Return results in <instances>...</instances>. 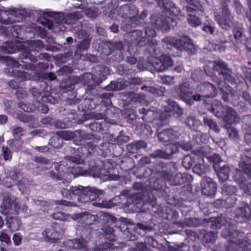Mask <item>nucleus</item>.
Here are the masks:
<instances>
[{"label": "nucleus", "mask_w": 251, "mask_h": 251, "mask_svg": "<svg viewBox=\"0 0 251 251\" xmlns=\"http://www.w3.org/2000/svg\"><path fill=\"white\" fill-rule=\"evenodd\" d=\"M211 221L213 222L212 226L215 228H220L223 226H225L222 232L223 237L227 239L230 242L237 245L239 248H242L243 251H251V244H247L246 241L243 240V233L235 230L233 226L227 223L224 216L221 215Z\"/></svg>", "instance_id": "1"}, {"label": "nucleus", "mask_w": 251, "mask_h": 251, "mask_svg": "<svg viewBox=\"0 0 251 251\" xmlns=\"http://www.w3.org/2000/svg\"><path fill=\"white\" fill-rule=\"evenodd\" d=\"M75 22L71 13L67 14L65 16L62 13H54L51 12H44L42 18L37 21L39 24L56 33L65 30L66 27L63 24L71 25Z\"/></svg>", "instance_id": "2"}, {"label": "nucleus", "mask_w": 251, "mask_h": 251, "mask_svg": "<svg viewBox=\"0 0 251 251\" xmlns=\"http://www.w3.org/2000/svg\"><path fill=\"white\" fill-rule=\"evenodd\" d=\"M102 191L96 188L84 187L82 186L71 187L69 190L63 188L61 190L63 197L75 199L81 202H88L96 200Z\"/></svg>", "instance_id": "3"}, {"label": "nucleus", "mask_w": 251, "mask_h": 251, "mask_svg": "<svg viewBox=\"0 0 251 251\" xmlns=\"http://www.w3.org/2000/svg\"><path fill=\"white\" fill-rule=\"evenodd\" d=\"M4 61L6 65L9 68L8 71H4L5 73L14 76L16 78L8 82V85L13 89H17L19 87V83L18 80L21 81L30 79V75L28 73L14 70V68H17L19 66V63L15 59L11 57H4L0 56V61Z\"/></svg>", "instance_id": "4"}, {"label": "nucleus", "mask_w": 251, "mask_h": 251, "mask_svg": "<svg viewBox=\"0 0 251 251\" xmlns=\"http://www.w3.org/2000/svg\"><path fill=\"white\" fill-rule=\"evenodd\" d=\"M162 42L165 44L173 46L181 51L186 50L188 52L195 53L197 50L191 39L186 36H183L179 39L172 37H166L162 39Z\"/></svg>", "instance_id": "5"}, {"label": "nucleus", "mask_w": 251, "mask_h": 251, "mask_svg": "<svg viewBox=\"0 0 251 251\" xmlns=\"http://www.w3.org/2000/svg\"><path fill=\"white\" fill-rule=\"evenodd\" d=\"M173 22L172 19L166 16L154 15L151 18V26L149 25L145 30L146 34L149 37H154L156 35L155 28L162 29L164 31H168L170 30V22Z\"/></svg>", "instance_id": "6"}, {"label": "nucleus", "mask_w": 251, "mask_h": 251, "mask_svg": "<svg viewBox=\"0 0 251 251\" xmlns=\"http://www.w3.org/2000/svg\"><path fill=\"white\" fill-rule=\"evenodd\" d=\"M26 12L24 9L9 8L0 12V23L5 25L19 23L25 18Z\"/></svg>", "instance_id": "7"}, {"label": "nucleus", "mask_w": 251, "mask_h": 251, "mask_svg": "<svg viewBox=\"0 0 251 251\" xmlns=\"http://www.w3.org/2000/svg\"><path fill=\"white\" fill-rule=\"evenodd\" d=\"M20 208L17 198L7 194L3 197V202L0 206V213L7 216L11 214H16Z\"/></svg>", "instance_id": "8"}, {"label": "nucleus", "mask_w": 251, "mask_h": 251, "mask_svg": "<svg viewBox=\"0 0 251 251\" xmlns=\"http://www.w3.org/2000/svg\"><path fill=\"white\" fill-rule=\"evenodd\" d=\"M149 64L153 67L155 71L162 72L172 67L173 65V61L169 56L163 54L159 57H150Z\"/></svg>", "instance_id": "9"}, {"label": "nucleus", "mask_w": 251, "mask_h": 251, "mask_svg": "<svg viewBox=\"0 0 251 251\" xmlns=\"http://www.w3.org/2000/svg\"><path fill=\"white\" fill-rule=\"evenodd\" d=\"M125 40L129 44V50L134 46L143 47L147 45L150 39L143 36V32L140 30H136L124 35Z\"/></svg>", "instance_id": "10"}, {"label": "nucleus", "mask_w": 251, "mask_h": 251, "mask_svg": "<svg viewBox=\"0 0 251 251\" xmlns=\"http://www.w3.org/2000/svg\"><path fill=\"white\" fill-rule=\"evenodd\" d=\"M64 233V231L61 227L56 226L47 228L42 234L46 241L53 243L62 239Z\"/></svg>", "instance_id": "11"}, {"label": "nucleus", "mask_w": 251, "mask_h": 251, "mask_svg": "<svg viewBox=\"0 0 251 251\" xmlns=\"http://www.w3.org/2000/svg\"><path fill=\"white\" fill-rule=\"evenodd\" d=\"M177 96L182 100L189 105L192 104V90L190 84L187 82H183L175 87Z\"/></svg>", "instance_id": "12"}, {"label": "nucleus", "mask_w": 251, "mask_h": 251, "mask_svg": "<svg viewBox=\"0 0 251 251\" xmlns=\"http://www.w3.org/2000/svg\"><path fill=\"white\" fill-rule=\"evenodd\" d=\"M217 187L216 182L211 178L204 177L201 181V191L202 195L213 198L216 195Z\"/></svg>", "instance_id": "13"}, {"label": "nucleus", "mask_w": 251, "mask_h": 251, "mask_svg": "<svg viewBox=\"0 0 251 251\" xmlns=\"http://www.w3.org/2000/svg\"><path fill=\"white\" fill-rule=\"evenodd\" d=\"M222 14L225 17L224 19H223L217 12H214L215 20L223 29L227 30L231 27L233 17L230 15L229 10L226 6L223 8Z\"/></svg>", "instance_id": "14"}, {"label": "nucleus", "mask_w": 251, "mask_h": 251, "mask_svg": "<svg viewBox=\"0 0 251 251\" xmlns=\"http://www.w3.org/2000/svg\"><path fill=\"white\" fill-rule=\"evenodd\" d=\"M196 92L201 94L203 98H214L217 94L216 87L208 82H203L196 87Z\"/></svg>", "instance_id": "15"}, {"label": "nucleus", "mask_w": 251, "mask_h": 251, "mask_svg": "<svg viewBox=\"0 0 251 251\" xmlns=\"http://www.w3.org/2000/svg\"><path fill=\"white\" fill-rule=\"evenodd\" d=\"M233 178L241 189L251 195V178L246 179L244 176L243 173L238 170H236V173Z\"/></svg>", "instance_id": "16"}, {"label": "nucleus", "mask_w": 251, "mask_h": 251, "mask_svg": "<svg viewBox=\"0 0 251 251\" xmlns=\"http://www.w3.org/2000/svg\"><path fill=\"white\" fill-rule=\"evenodd\" d=\"M160 176L165 180L170 182V184L174 185H181L186 180L185 174L177 173L174 177H172V173L167 171L163 170L159 173Z\"/></svg>", "instance_id": "17"}, {"label": "nucleus", "mask_w": 251, "mask_h": 251, "mask_svg": "<svg viewBox=\"0 0 251 251\" xmlns=\"http://www.w3.org/2000/svg\"><path fill=\"white\" fill-rule=\"evenodd\" d=\"M251 216V210L248 204L242 203L235 210L234 217L235 220L243 223Z\"/></svg>", "instance_id": "18"}, {"label": "nucleus", "mask_w": 251, "mask_h": 251, "mask_svg": "<svg viewBox=\"0 0 251 251\" xmlns=\"http://www.w3.org/2000/svg\"><path fill=\"white\" fill-rule=\"evenodd\" d=\"M222 120L224 123L231 125L239 123L240 119L237 112L233 108L226 105L225 113Z\"/></svg>", "instance_id": "19"}, {"label": "nucleus", "mask_w": 251, "mask_h": 251, "mask_svg": "<svg viewBox=\"0 0 251 251\" xmlns=\"http://www.w3.org/2000/svg\"><path fill=\"white\" fill-rule=\"evenodd\" d=\"M138 12V8L132 4L121 6L120 9V13L122 16L129 20L135 18L137 15Z\"/></svg>", "instance_id": "20"}, {"label": "nucleus", "mask_w": 251, "mask_h": 251, "mask_svg": "<svg viewBox=\"0 0 251 251\" xmlns=\"http://www.w3.org/2000/svg\"><path fill=\"white\" fill-rule=\"evenodd\" d=\"M242 162L240 166L245 173L251 177V149L246 150L244 154L242 156Z\"/></svg>", "instance_id": "21"}, {"label": "nucleus", "mask_w": 251, "mask_h": 251, "mask_svg": "<svg viewBox=\"0 0 251 251\" xmlns=\"http://www.w3.org/2000/svg\"><path fill=\"white\" fill-rule=\"evenodd\" d=\"M213 81L217 83L218 87L221 92L223 100L226 102L228 101L229 94L233 95L232 88L229 85H226L225 83L217 77H214Z\"/></svg>", "instance_id": "22"}, {"label": "nucleus", "mask_w": 251, "mask_h": 251, "mask_svg": "<svg viewBox=\"0 0 251 251\" xmlns=\"http://www.w3.org/2000/svg\"><path fill=\"white\" fill-rule=\"evenodd\" d=\"M1 30L3 31L4 34L7 36L22 38L21 36L22 34L23 31L20 25H8L7 27L3 26Z\"/></svg>", "instance_id": "23"}, {"label": "nucleus", "mask_w": 251, "mask_h": 251, "mask_svg": "<svg viewBox=\"0 0 251 251\" xmlns=\"http://www.w3.org/2000/svg\"><path fill=\"white\" fill-rule=\"evenodd\" d=\"M168 108L165 109V116H168L175 112L178 116L183 114V110L174 100H169L168 101Z\"/></svg>", "instance_id": "24"}, {"label": "nucleus", "mask_w": 251, "mask_h": 251, "mask_svg": "<svg viewBox=\"0 0 251 251\" xmlns=\"http://www.w3.org/2000/svg\"><path fill=\"white\" fill-rule=\"evenodd\" d=\"M214 168L220 180L224 181L228 178L230 173V168L228 166L224 165L223 166H220L219 165H215Z\"/></svg>", "instance_id": "25"}, {"label": "nucleus", "mask_w": 251, "mask_h": 251, "mask_svg": "<svg viewBox=\"0 0 251 251\" xmlns=\"http://www.w3.org/2000/svg\"><path fill=\"white\" fill-rule=\"evenodd\" d=\"M64 245L70 249L84 250L85 243L81 239L68 240L64 242Z\"/></svg>", "instance_id": "26"}, {"label": "nucleus", "mask_w": 251, "mask_h": 251, "mask_svg": "<svg viewBox=\"0 0 251 251\" xmlns=\"http://www.w3.org/2000/svg\"><path fill=\"white\" fill-rule=\"evenodd\" d=\"M176 224L179 225V227L187 226H198L201 224L200 220L194 217L186 218L185 220L180 221L175 223Z\"/></svg>", "instance_id": "27"}, {"label": "nucleus", "mask_w": 251, "mask_h": 251, "mask_svg": "<svg viewBox=\"0 0 251 251\" xmlns=\"http://www.w3.org/2000/svg\"><path fill=\"white\" fill-rule=\"evenodd\" d=\"M160 7L169 10L171 12L177 15L179 10L175 6L174 4L170 0H157Z\"/></svg>", "instance_id": "28"}, {"label": "nucleus", "mask_w": 251, "mask_h": 251, "mask_svg": "<svg viewBox=\"0 0 251 251\" xmlns=\"http://www.w3.org/2000/svg\"><path fill=\"white\" fill-rule=\"evenodd\" d=\"M226 105L224 106L219 101H216L211 107V111L218 118L223 119L225 113Z\"/></svg>", "instance_id": "29"}, {"label": "nucleus", "mask_w": 251, "mask_h": 251, "mask_svg": "<svg viewBox=\"0 0 251 251\" xmlns=\"http://www.w3.org/2000/svg\"><path fill=\"white\" fill-rule=\"evenodd\" d=\"M18 178V174L13 171L10 173L9 176H6L3 179L2 183L6 187L10 188L17 184Z\"/></svg>", "instance_id": "30"}, {"label": "nucleus", "mask_w": 251, "mask_h": 251, "mask_svg": "<svg viewBox=\"0 0 251 251\" xmlns=\"http://www.w3.org/2000/svg\"><path fill=\"white\" fill-rule=\"evenodd\" d=\"M193 172L199 176H201L209 170V167L203 163V159H201L199 162L196 164L193 169Z\"/></svg>", "instance_id": "31"}, {"label": "nucleus", "mask_w": 251, "mask_h": 251, "mask_svg": "<svg viewBox=\"0 0 251 251\" xmlns=\"http://www.w3.org/2000/svg\"><path fill=\"white\" fill-rule=\"evenodd\" d=\"M77 79L79 81H82L83 84H88L92 83L93 84L95 83H99L98 81H96L94 78V75L91 73H86L79 76Z\"/></svg>", "instance_id": "32"}, {"label": "nucleus", "mask_w": 251, "mask_h": 251, "mask_svg": "<svg viewBox=\"0 0 251 251\" xmlns=\"http://www.w3.org/2000/svg\"><path fill=\"white\" fill-rule=\"evenodd\" d=\"M18 49L17 46H15L12 43H4L0 47V52L3 53H13Z\"/></svg>", "instance_id": "33"}, {"label": "nucleus", "mask_w": 251, "mask_h": 251, "mask_svg": "<svg viewBox=\"0 0 251 251\" xmlns=\"http://www.w3.org/2000/svg\"><path fill=\"white\" fill-rule=\"evenodd\" d=\"M175 251H199L200 247L199 245H193L189 247L188 245L184 244L176 245Z\"/></svg>", "instance_id": "34"}, {"label": "nucleus", "mask_w": 251, "mask_h": 251, "mask_svg": "<svg viewBox=\"0 0 251 251\" xmlns=\"http://www.w3.org/2000/svg\"><path fill=\"white\" fill-rule=\"evenodd\" d=\"M227 69L226 64L222 61L215 62L213 67V71L217 72L219 75H222L227 71Z\"/></svg>", "instance_id": "35"}, {"label": "nucleus", "mask_w": 251, "mask_h": 251, "mask_svg": "<svg viewBox=\"0 0 251 251\" xmlns=\"http://www.w3.org/2000/svg\"><path fill=\"white\" fill-rule=\"evenodd\" d=\"M185 123L190 128L193 130H196L201 124L200 121L193 116L187 117Z\"/></svg>", "instance_id": "36"}, {"label": "nucleus", "mask_w": 251, "mask_h": 251, "mask_svg": "<svg viewBox=\"0 0 251 251\" xmlns=\"http://www.w3.org/2000/svg\"><path fill=\"white\" fill-rule=\"evenodd\" d=\"M203 123L205 125L209 126L210 129L214 130L215 132L218 133L220 131V129L216 122L212 119L208 117H204Z\"/></svg>", "instance_id": "37"}, {"label": "nucleus", "mask_w": 251, "mask_h": 251, "mask_svg": "<svg viewBox=\"0 0 251 251\" xmlns=\"http://www.w3.org/2000/svg\"><path fill=\"white\" fill-rule=\"evenodd\" d=\"M187 21L193 27H197L201 24V20L195 14H189Z\"/></svg>", "instance_id": "38"}, {"label": "nucleus", "mask_w": 251, "mask_h": 251, "mask_svg": "<svg viewBox=\"0 0 251 251\" xmlns=\"http://www.w3.org/2000/svg\"><path fill=\"white\" fill-rule=\"evenodd\" d=\"M29 46L30 50L31 51H39L43 48V43L40 40L31 41Z\"/></svg>", "instance_id": "39"}, {"label": "nucleus", "mask_w": 251, "mask_h": 251, "mask_svg": "<svg viewBox=\"0 0 251 251\" xmlns=\"http://www.w3.org/2000/svg\"><path fill=\"white\" fill-rule=\"evenodd\" d=\"M227 133L229 138L234 141H236L239 138V135L237 129L232 126L227 127Z\"/></svg>", "instance_id": "40"}, {"label": "nucleus", "mask_w": 251, "mask_h": 251, "mask_svg": "<svg viewBox=\"0 0 251 251\" xmlns=\"http://www.w3.org/2000/svg\"><path fill=\"white\" fill-rule=\"evenodd\" d=\"M97 74L100 79H105L106 76L109 74V68L106 66H98Z\"/></svg>", "instance_id": "41"}, {"label": "nucleus", "mask_w": 251, "mask_h": 251, "mask_svg": "<svg viewBox=\"0 0 251 251\" xmlns=\"http://www.w3.org/2000/svg\"><path fill=\"white\" fill-rule=\"evenodd\" d=\"M179 148V146L178 143H170L168 145L166 151V153H167V155L169 156V158H170L171 154L175 153L178 151Z\"/></svg>", "instance_id": "42"}, {"label": "nucleus", "mask_w": 251, "mask_h": 251, "mask_svg": "<svg viewBox=\"0 0 251 251\" xmlns=\"http://www.w3.org/2000/svg\"><path fill=\"white\" fill-rule=\"evenodd\" d=\"M150 156L154 158H160L164 159H169V156L167 155L166 151L161 150H157L150 154Z\"/></svg>", "instance_id": "43"}, {"label": "nucleus", "mask_w": 251, "mask_h": 251, "mask_svg": "<svg viewBox=\"0 0 251 251\" xmlns=\"http://www.w3.org/2000/svg\"><path fill=\"white\" fill-rule=\"evenodd\" d=\"M158 138L160 141L163 142L170 141L169 128L159 132L158 134Z\"/></svg>", "instance_id": "44"}, {"label": "nucleus", "mask_w": 251, "mask_h": 251, "mask_svg": "<svg viewBox=\"0 0 251 251\" xmlns=\"http://www.w3.org/2000/svg\"><path fill=\"white\" fill-rule=\"evenodd\" d=\"M194 160L189 155H186L182 160V165L186 169H190L194 164Z\"/></svg>", "instance_id": "45"}, {"label": "nucleus", "mask_w": 251, "mask_h": 251, "mask_svg": "<svg viewBox=\"0 0 251 251\" xmlns=\"http://www.w3.org/2000/svg\"><path fill=\"white\" fill-rule=\"evenodd\" d=\"M222 190L226 194L229 195H233L237 192V188L235 186L227 184H225L223 186Z\"/></svg>", "instance_id": "46"}, {"label": "nucleus", "mask_w": 251, "mask_h": 251, "mask_svg": "<svg viewBox=\"0 0 251 251\" xmlns=\"http://www.w3.org/2000/svg\"><path fill=\"white\" fill-rule=\"evenodd\" d=\"M62 141L61 137L59 136H55L50 139V143L54 148H58L61 146Z\"/></svg>", "instance_id": "47"}, {"label": "nucleus", "mask_w": 251, "mask_h": 251, "mask_svg": "<svg viewBox=\"0 0 251 251\" xmlns=\"http://www.w3.org/2000/svg\"><path fill=\"white\" fill-rule=\"evenodd\" d=\"M169 135L170 141H175L176 139H178L181 136L180 130L177 129H172L169 128Z\"/></svg>", "instance_id": "48"}, {"label": "nucleus", "mask_w": 251, "mask_h": 251, "mask_svg": "<svg viewBox=\"0 0 251 251\" xmlns=\"http://www.w3.org/2000/svg\"><path fill=\"white\" fill-rule=\"evenodd\" d=\"M217 238V234L214 232H208L204 234V240L206 243H214Z\"/></svg>", "instance_id": "49"}, {"label": "nucleus", "mask_w": 251, "mask_h": 251, "mask_svg": "<svg viewBox=\"0 0 251 251\" xmlns=\"http://www.w3.org/2000/svg\"><path fill=\"white\" fill-rule=\"evenodd\" d=\"M84 12L90 18H95L98 15V10L95 8H86L84 10Z\"/></svg>", "instance_id": "50"}, {"label": "nucleus", "mask_w": 251, "mask_h": 251, "mask_svg": "<svg viewBox=\"0 0 251 251\" xmlns=\"http://www.w3.org/2000/svg\"><path fill=\"white\" fill-rule=\"evenodd\" d=\"M19 105L22 109L27 112H33L35 109L34 106L29 103L21 102Z\"/></svg>", "instance_id": "51"}, {"label": "nucleus", "mask_w": 251, "mask_h": 251, "mask_svg": "<svg viewBox=\"0 0 251 251\" xmlns=\"http://www.w3.org/2000/svg\"><path fill=\"white\" fill-rule=\"evenodd\" d=\"M20 58L22 59H28L33 62H35L37 61V58L34 55L31 54L29 51L25 50L21 54Z\"/></svg>", "instance_id": "52"}, {"label": "nucleus", "mask_w": 251, "mask_h": 251, "mask_svg": "<svg viewBox=\"0 0 251 251\" xmlns=\"http://www.w3.org/2000/svg\"><path fill=\"white\" fill-rule=\"evenodd\" d=\"M0 241L4 242L7 245H9L11 243L10 236L4 230H2L0 232Z\"/></svg>", "instance_id": "53"}, {"label": "nucleus", "mask_w": 251, "mask_h": 251, "mask_svg": "<svg viewBox=\"0 0 251 251\" xmlns=\"http://www.w3.org/2000/svg\"><path fill=\"white\" fill-rule=\"evenodd\" d=\"M2 155L4 160H9L12 157V152L7 147H2Z\"/></svg>", "instance_id": "54"}, {"label": "nucleus", "mask_w": 251, "mask_h": 251, "mask_svg": "<svg viewBox=\"0 0 251 251\" xmlns=\"http://www.w3.org/2000/svg\"><path fill=\"white\" fill-rule=\"evenodd\" d=\"M66 159L69 161L74 162L75 164L82 163L83 160L81 158L79 155H75V156H68L66 157Z\"/></svg>", "instance_id": "55"}, {"label": "nucleus", "mask_w": 251, "mask_h": 251, "mask_svg": "<svg viewBox=\"0 0 251 251\" xmlns=\"http://www.w3.org/2000/svg\"><path fill=\"white\" fill-rule=\"evenodd\" d=\"M161 80L163 83L166 85H171L175 83L174 77L170 75L162 76L161 77Z\"/></svg>", "instance_id": "56"}, {"label": "nucleus", "mask_w": 251, "mask_h": 251, "mask_svg": "<svg viewBox=\"0 0 251 251\" xmlns=\"http://www.w3.org/2000/svg\"><path fill=\"white\" fill-rule=\"evenodd\" d=\"M13 135L16 140H18L23 135V131L22 128L17 127L13 129L12 131Z\"/></svg>", "instance_id": "57"}, {"label": "nucleus", "mask_w": 251, "mask_h": 251, "mask_svg": "<svg viewBox=\"0 0 251 251\" xmlns=\"http://www.w3.org/2000/svg\"><path fill=\"white\" fill-rule=\"evenodd\" d=\"M90 40L89 39H84L78 46V49L80 50H87L89 47Z\"/></svg>", "instance_id": "58"}, {"label": "nucleus", "mask_w": 251, "mask_h": 251, "mask_svg": "<svg viewBox=\"0 0 251 251\" xmlns=\"http://www.w3.org/2000/svg\"><path fill=\"white\" fill-rule=\"evenodd\" d=\"M13 240L15 246H19L22 242V236L19 233H16L13 236Z\"/></svg>", "instance_id": "59"}, {"label": "nucleus", "mask_w": 251, "mask_h": 251, "mask_svg": "<svg viewBox=\"0 0 251 251\" xmlns=\"http://www.w3.org/2000/svg\"><path fill=\"white\" fill-rule=\"evenodd\" d=\"M55 203L57 205H65L67 206H74L76 204L72 201H67L66 200H57L55 201Z\"/></svg>", "instance_id": "60"}, {"label": "nucleus", "mask_w": 251, "mask_h": 251, "mask_svg": "<svg viewBox=\"0 0 251 251\" xmlns=\"http://www.w3.org/2000/svg\"><path fill=\"white\" fill-rule=\"evenodd\" d=\"M51 217L54 219L60 221H63L66 219L65 214L62 212L54 213L51 215Z\"/></svg>", "instance_id": "61"}, {"label": "nucleus", "mask_w": 251, "mask_h": 251, "mask_svg": "<svg viewBox=\"0 0 251 251\" xmlns=\"http://www.w3.org/2000/svg\"><path fill=\"white\" fill-rule=\"evenodd\" d=\"M129 140V137L128 136L119 135L117 137V143L119 145L128 142Z\"/></svg>", "instance_id": "62"}, {"label": "nucleus", "mask_w": 251, "mask_h": 251, "mask_svg": "<svg viewBox=\"0 0 251 251\" xmlns=\"http://www.w3.org/2000/svg\"><path fill=\"white\" fill-rule=\"evenodd\" d=\"M85 103L88 104L87 108L92 109L96 108L97 104L95 102L94 100L92 99H86L85 100Z\"/></svg>", "instance_id": "63"}, {"label": "nucleus", "mask_w": 251, "mask_h": 251, "mask_svg": "<svg viewBox=\"0 0 251 251\" xmlns=\"http://www.w3.org/2000/svg\"><path fill=\"white\" fill-rule=\"evenodd\" d=\"M126 149L128 152L131 153H135L138 151L137 146L135 143H130L127 145L126 146Z\"/></svg>", "instance_id": "64"}]
</instances>
